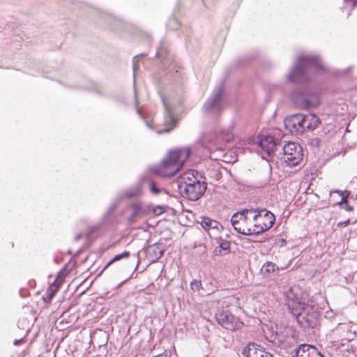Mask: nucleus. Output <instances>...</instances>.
Here are the masks:
<instances>
[{"label": "nucleus", "instance_id": "aec40b11", "mask_svg": "<svg viewBox=\"0 0 357 357\" xmlns=\"http://www.w3.org/2000/svg\"><path fill=\"white\" fill-rule=\"evenodd\" d=\"M130 210L132 213V218L135 219L137 217L143 215L146 211L143 208L142 205L140 204H134L130 206Z\"/></svg>", "mask_w": 357, "mask_h": 357}, {"label": "nucleus", "instance_id": "412c9836", "mask_svg": "<svg viewBox=\"0 0 357 357\" xmlns=\"http://www.w3.org/2000/svg\"><path fill=\"white\" fill-rule=\"evenodd\" d=\"M333 193L338 194L341 197V200L338 202V205L342 206L343 204H347L348 202V198L351 195L350 191L348 190H333L330 192V195Z\"/></svg>", "mask_w": 357, "mask_h": 357}, {"label": "nucleus", "instance_id": "f3484780", "mask_svg": "<svg viewBox=\"0 0 357 357\" xmlns=\"http://www.w3.org/2000/svg\"><path fill=\"white\" fill-rule=\"evenodd\" d=\"M279 267L271 261H266L261 268V273L266 277L278 275Z\"/></svg>", "mask_w": 357, "mask_h": 357}, {"label": "nucleus", "instance_id": "2eb2a0df", "mask_svg": "<svg viewBox=\"0 0 357 357\" xmlns=\"http://www.w3.org/2000/svg\"><path fill=\"white\" fill-rule=\"evenodd\" d=\"M320 124L319 118L312 114L303 115V132L313 130Z\"/></svg>", "mask_w": 357, "mask_h": 357}, {"label": "nucleus", "instance_id": "423d86ee", "mask_svg": "<svg viewBox=\"0 0 357 357\" xmlns=\"http://www.w3.org/2000/svg\"><path fill=\"white\" fill-rule=\"evenodd\" d=\"M283 154L284 161L290 166L298 165L303 158L301 146L291 142L284 146Z\"/></svg>", "mask_w": 357, "mask_h": 357}, {"label": "nucleus", "instance_id": "4468645a", "mask_svg": "<svg viewBox=\"0 0 357 357\" xmlns=\"http://www.w3.org/2000/svg\"><path fill=\"white\" fill-rule=\"evenodd\" d=\"M287 127L297 132H303V115L301 114H294L289 119H286Z\"/></svg>", "mask_w": 357, "mask_h": 357}, {"label": "nucleus", "instance_id": "4be33fe9", "mask_svg": "<svg viewBox=\"0 0 357 357\" xmlns=\"http://www.w3.org/2000/svg\"><path fill=\"white\" fill-rule=\"evenodd\" d=\"M130 252L129 251H124L121 254H119L115 255L105 266L104 270L107 268L110 265H112L113 263L119 261L123 259H127L130 257Z\"/></svg>", "mask_w": 357, "mask_h": 357}, {"label": "nucleus", "instance_id": "1a4fd4ad", "mask_svg": "<svg viewBox=\"0 0 357 357\" xmlns=\"http://www.w3.org/2000/svg\"><path fill=\"white\" fill-rule=\"evenodd\" d=\"M198 177V172L192 169H188L183 172L178 178V190H180L195 183V182L200 181Z\"/></svg>", "mask_w": 357, "mask_h": 357}, {"label": "nucleus", "instance_id": "2f4dec72", "mask_svg": "<svg viewBox=\"0 0 357 357\" xmlns=\"http://www.w3.org/2000/svg\"><path fill=\"white\" fill-rule=\"evenodd\" d=\"M296 70H294V71L292 72V73H291V74L289 75V79H290L291 80H294V77H294V73H296Z\"/></svg>", "mask_w": 357, "mask_h": 357}, {"label": "nucleus", "instance_id": "bb28decb", "mask_svg": "<svg viewBox=\"0 0 357 357\" xmlns=\"http://www.w3.org/2000/svg\"><path fill=\"white\" fill-rule=\"evenodd\" d=\"M233 138H234V135L230 132L227 133L226 136L224 137V139L226 142H230L233 139Z\"/></svg>", "mask_w": 357, "mask_h": 357}, {"label": "nucleus", "instance_id": "f8f14e48", "mask_svg": "<svg viewBox=\"0 0 357 357\" xmlns=\"http://www.w3.org/2000/svg\"><path fill=\"white\" fill-rule=\"evenodd\" d=\"M257 144L268 155L273 153L276 147L275 140L271 135L259 136Z\"/></svg>", "mask_w": 357, "mask_h": 357}, {"label": "nucleus", "instance_id": "7ed1b4c3", "mask_svg": "<svg viewBox=\"0 0 357 357\" xmlns=\"http://www.w3.org/2000/svg\"><path fill=\"white\" fill-rule=\"evenodd\" d=\"M253 209L243 210L234 213L231 222L234 229L239 234L243 235H253Z\"/></svg>", "mask_w": 357, "mask_h": 357}, {"label": "nucleus", "instance_id": "7c9ffc66", "mask_svg": "<svg viewBox=\"0 0 357 357\" xmlns=\"http://www.w3.org/2000/svg\"><path fill=\"white\" fill-rule=\"evenodd\" d=\"M163 255V251L162 250H159L158 252V255L155 256L156 258H160Z\"/></svg>", "mask_w": 357, "mask_h": 357}, {"label": "nucleus", "instance_id": "0eeeda50", "mask_svg": "<svg viewBox=\"0 0 357 357\" xmlns=\"http://www.w3.org/2000/svg\"><path fill=\"white\" fill-rule=\"evenodd\" d=\"M206 190V184L204 181L195 182L179 190L183 197L188 199L195 201L199 199Z\"/></svg>", "mask_w": 357, "mask_h": 357}, {"label": "nucleus", "instance_id": "f03ea898", "mask_svg": "<svg viewBox=\"0 0 357 357\" xmlns=\"http://www.w3.org/2000/svg\"><path fill=\"white\" fill-rule=\"evenodd\" d=\"M190 154L188 148L169 151L161 162L153 168V174L161 177H172L178 172Z\"/></svg>", "mask_w": 357, "mask_h": 357}, {"label": "nucleus", "instance_id": "ddd939ff", "mask_svg": "<svg viewBox=\"0 0 357 357\" xmlns=\"http://www.w3.org/2000/svg\"><path fill=\"white\" fill-rule=\"evenodd\" d=\"M293 357H324L314 346L302 344L296 351Z\"/></svg>", "mask_w": 357, "mask_h": 357}, {"label": "nucleus", "instance_id": "a878e982", "mask_svg": "<svg viewBox=\"0 0 357 357\" xmlns=\"http://www.w3.org/2000/svg\"><path fill=\"white\" fill-rule=\"evenodd\" d=\"M349 225H350V219H347V220L345 221H342V222H339L337 224V226L338 227H347Z\"/></svg>", "mask_w": 357, "mask_h": 357}, {"label": "nucleus", "instance_id": "9b49d317", "mask_svg": "<svg viewBox=\"0 0 357 357\" xmlns=\"http://www.w3.org/2000/svg\"><path fill=\"white\" fill-rule=\"evenodd\" d=\"M200 224L203 229L206 231L211 236H215L223 229V227L219 222L208 217H202Z\"/></svg>", "mask_w": 357, "mask_h": 357}, {"label": "nucleus", "instance_id": "393cba45", "mask_svg": "<svg viewBox=\"0 0 357 357\" xmlns=\"http://www.w3.org/2000/svg\"><path fill=\"white\" fill-rule=\"evenodd\" d=\"M340 208H344L345 211L348 212L354 211V207L349 204L348 202H347V204H343V205L340 206Z\"/></svg>", "mask_w": 357, "mask_h": 357}, {"label": "nucleus", "instance_id": "c756f323", "mask_svg": "<svg viewBox=\"0 0 357 357\" xmlns=\"http://www.w3.org/2000/svg\"><path fill=\"white\" fill-rule=\"evenodd\" d=\"M22 342H24V340L22 339H20V340H15L14 344H15V345H20Z\"/></svg>", "mask_w": 357, "mask_h": 357}, {"label": "nucleus", "instance_id": "b1692460", "mask_svg": "<svg viewBox=\"0 0 357 357\" xmlns=\"http://www.w3.org/2000/svg\"><path fill=\"white\" fill-rule=\"evenodd\" d=\"M165 210L162 206L153 207L151 210V213L153 216H158L165 213Z\"/></svg>", "mask_w": 357, "mask_h": 357}, {"label": "nucleus", "instance_id": "dca6fc26", "mask_svg": "<svg viewBox=\"0 0 357 357\" xmlns=\"http://www.w3.org/2000/svg\"><path fill=\"white\" fill-rule=\"evenodd\" d=\"M279 341L284 346L292 344L294 341V331L291 328H284L282 331L278 334Z\"/></svg>", "mask_w": 357, "mask_h": 357}, {"label": "nucleus", "instance_id": "39448f33", "mask_svg": "<svg viewBox=\"0 0 357 357\" xmlns=\"http://www.w3.org/2000/svg\"><path fill=\"white\" fill-rule=\"evenodd\" d=\"M215 319L217 322L227 330L236 331L244 326V323L228 310L217 314Z\"/></svg>", "mask_w": 357, "mask_h": 357}, {"label": "nucleus", "instance_id": "6ab92c4d", "mask_svg": "<svg viewBox=\"0 0 357 357\" xmlns=\"http://www.w3.org/2000/svg\"><path fill=\"white\" fill-rule=\"evenodd\" d=\"M230 243L226 240H221L219 242V245L217 246L214 250V254L215 255H226L230 252Z\"/></svg>", "mask_w": 357, "mask_h": 357}, {"label": "nucleus", "instance_id": "6e6552de", "mask_svg": "<svg viewBox=\"0 0 357 357\" xmlns=\"http://www.w3.org/2000/svg\"><path fill=\"white\" fill-rule=\"evenodd\" d=\"M70 271L66 268L61 270L54 282L50 284L46 291V296H43V301L46 303H50L54 297L56 293L63 284L66 278L68 275Z\"/></svg>", "mask_w": 357, "mask_h": 357}, {"label": "nucleus", "instance_id": "473e14b6", "mask_svg": "<svg viewBox=\"0 0 357 357\" xmlns=\"http://www.w3.org/2000/svg\"><path fill=\"white\" fill-rule=\"evenodd\" d=\"M214 104H215V103H213V102H212V103H211V104H210V105L208 106L209 109H213V105H214Z\"/></svg>", "mask_w": 357, "mask_h": 357}, {"label": "nucleus", "instance_id": "a211bd4d", "mask_svg": "<svg viewBox=\"0 0 357 357\" xmlns=\"http://www.w3.org/2000/svg\"><path fill=\"white\" fill-rule=\"evenodd\" d=\"M176 126V120L174 116L167 112L165 116L164 128H161L158 132H165L171 131Z\"/></svg>", "mask_w": 357, "mask_h": 357}, {"label": "nucleus", "instance_id": "5701e85b", "mask_svg": "<svg viewBox=\"0 0 357 357\" xmlns=\"http://www.w3.org/2000/svg\"><path fill=\"white\" fill-rule=\"evenodd\" d=\"M202 287V284L200 280H193L190 282V288L195 292H199Z\"/></svg>", "mask_w": 357, "mask_h": 357}, {"label": "nucleus", "instance_id": "c85d7f7f", "mask_svg": "<svg viewBox=\"0 0 357 357\" xmlns=\"http://www.w3.org/2000/svg\"><path fill=\"white\" fill-rule=\"evenodd\" d=\"M209 284L212 287V288H211V291L208 293V294H213L218 290L217 287L215 286H213L212 283H210Z\"/></svg>", "mask_w": 357, "mask_h": 357}, {"label": "nucleus", "instance_id": "f257e3e1", "mask_svg": "<svg viewBox=\"0 0 357 357\" xmlns=\"http://www.w3.org/2000/svg\"><path fill=\"white\" fill-rule=\"evenodd\" d=\"M286 303L302 326L313 328L317 325L319 314L312 301L302 302L290 288L286 293Z\"/></svg>", "mask_w": 357, "mask_h": 357}, {"label": "nucleus", "instance_id": "20e7f679", "mask_svg": "<svg viewBox=\"0 0 357 357\" xmlns=\"http://www.w3.org/2000/svg\"><path fill=\"white\" fill-rule=\"evenodd\" d=\"M253 235L261 234L271 229L275 220L273 213L266 209L255 211L253 209Z\"/></svg>", "mask_w": 357, "mask_h": 357}, {"label": "nucleus", "instance_id": "9d476101", "mask_svg": "<svg viewBox=\"0 0 357 357\" xmlns=\"http://www.w3.org/2000/svg\"><path fill=\"white\" fill-rule=\"evenodd\" d=\"M242 356L243 357H273L264 348L255 343H249L245 346L242 351Z\"/></svg>", "mask_w": 357, "mask_h": 357}, {"label": "nucleus", "instance_id": "cd10ccee", "mask_svg": "<svg viewBox=\"0 0 357 357\" xmlns=\"http://www.w3.org/2000/svg\"><path fill=\"white\" fill-rule=\"evenodd\" d=\"M159 250V248L158 245H152L149 248V251L151 252V251H153V252H156V250Z\"/></svg>", "mask_w": 357, "mask_h": 357}, {"label": "nucleus", "instance_id": "72a5a7b5", "mask_svg": "<svg viewBox=\"0 0 357 357\" xmlns=\"http://www.w3.org/2000/svg\"><path fill=\"white\" fill-rule=\"evenodd\" d=\"M152 190H154V191H155V188L154 187V185H153V184L152 185Z\"/></svg>", "mask_w": 357, "mask_h": 357}]
</instances>
